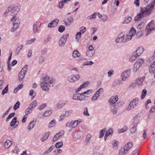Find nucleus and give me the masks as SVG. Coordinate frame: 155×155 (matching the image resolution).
<instances>
[{
  "label": "nucleus",
  "instance_id": "f257e3e1",
  "mask_svg": "<svg viewBox=\"0 0 155 155\" xmlns=\"http://www.w3.org/2000/svg\"><path fill=\"white\" fill-rule=\"evenodd\" d=\"M155 6V0L152 1L150 4L144 7H141L140 13L135 17V21H138L144 17L150 15Z\"/></svg>",
  "mask_w": 155,
  "mask_h": 155
},
{
  "label": "nucleus",
  "instance_id": "f03ea898",
  "mask_svg": "<svg viewBox=\"0 0 155 155\" xmlns=\"http://www.w3.org/2000/svg\"><path fill=\"white\" fill-rule=\"evenodd\" d=\"M42 79L43 81L41 82V87L43 90L48 91L50 87L53 86V81L47 75L43 76Z\"/></svg>",
  "mask_w": 155,
  "mask_h": 155
},
{
  "label": "nucleus",
  "instance_id": "7ed1b4c3",
  "mask_svg": "<svg viewBox=\"0 0 155 155\" xmlns=\"http://www.w3.org/2000/svg\"><path fill=\"white\" fill-rule=\"evenodd\" d=\"M133 143L129 142L126 144L124 147L120 148L119 152V155H124L127 154L128 150L132 147Z\"/></svg>",
  "mask_w": 155,
  "mask_h": 155
},
{
  "label": "nucleus",
  "instance_id": "20e7f679",
  "mask_svg": "<svg viewBox=\"0 0 155 155\" xmlns=\"http://www.w3.org/2000/svg\"><path fill=\"white\" fill-rule=\"evenodd\" d=\"M139 117L137 115L134 117L133 122V126L130 130L131 133L134 134L135 133L137 130V125L139 122Z\"/></svg>",
  "mask_w": 155,
  "mask_h": 155
},
{
  "label": "nucleus",
  "instance_id": "39448f33",
  "mask_svg": "<svg viewBox=\"0 0 155 155\" xmlns=\"http://www.w3.org/2000/svg\"><path fill=\"white\" fill-rule=\"evenodd\" d=\"M136 33V29L134 27H132L130 30L129 34L124 35V40L126 41V42L132 39V37Z\"/></svg>",
  "mask_w": 155,
  "mask_h": 155
},
{
  "label": "nucleus",
  "instance_id": "423d86ee",
  "mask_svg": "<svg viewBox=\"0 0 155 155\" xmlns=\"http://www.w3.org/2000/svg\"><path fill=\"white\" fill-rule=\"evenodd\" d=\"M138 103V99L137 98H135L130 102L127 108V111H129L130 110H133L135 108Z\"/></svg>",
  "mask_w": 155,
  "mask_h": 155
},
{
  "label": "nucleus",
  "instance_id": "0eeeda50",
  "mask_svg": "<svg viewBox=\"0 0 155 155\" xmlns=\"http://www.w3.org/2000/svg\"><path fill=\"white\" fill-rule=\"evenodd\" d=\"M144 60L142 58L138 59L134 64L133 71L134 72H136L139 68L140 66L143 63Z\"/></svg>",
  "mask_w": 155,
  "mask_h": 155
},
{
  "label": "nucleus",
  "instance_id": "6e6552de",
  "mask_svg": "<svg viewBox=\"0 0 155 155\" xmlns=\"http://www.w3.org/2000/svg\"><path fill=\"white\" fill-rule=\"evenodd\" d=\"M131 70L130 69L122 72L121 74L122 81H126L129 77Z\"/></svg>",
  "mask_w": 155,
  "mask_h": 155
},
{
  "label": "nucleus",
  "instance_id": "1a4fd4ad",
  "mask_svg": "<svg viewBox=\"0 0 155 155\" xmlns=\"http://www.w3.org/2000/svg\"><path fill=\"white\" fill-rule=\"evenodd\" d=\"M69 36L68 34L64 35L60 39L59 41V46L60 47H62L64 45L66 42L67 41V38Z\"/></svg>",
  "mask_w": 155,
  "mask_h": 155
},
{
  "label": "nucleus",
  "instance_id": "9d476101",
  "mask_svg": "<svg viewBox=\"0 0 155 155\" xmlns=\"http://www.w3.org/2000/svg\"><path fill=\"white\" fill-rule=\"evenodd\" d=\"M78 120H75L74 122H68L66 124V126L68 127L74 128L76 127L78 124Z\"/></svg>",
  "mask_w": 155,
  "mask_h": 155
},
{
  "label": "nucleus",
  "instance_id": "9b49d317",
  "mask_svg": "<svg viewBox=\"0 0 155 155\" xmlns=\"http://www.w3.org/2000/svg\"><path fill=\"white\" fill-rule=\"evenodd\" d=\"M115 42L117 43H125L126 41L124 40V35L122 34L118 35L116 39Z\"/></svg>",
  "mask_w": 155,
  "mask_h": 155
},
{
  "label": "nucleus",
  "instance_id": "f8f14e48",
  "mask_svg": "<svg viewBox=\"0 0 155 155\" xmlns=\"http://www.w3.org/2000/svg\"><path fill=\"white\" fill-rule=\"evenodd\" d=\"M123 104H120V103H118L114 104V105L112 106L111 107V112L113 113L114 115L116 114L117 112L118 108L119 106L122 105Z\"/></svg>",
  "mask_w": 155,
  "mask_h": 155
},
{
  "label": "nucleus",
  "instance_id": "ddd939ff",
  "mask_svg": "<svg viewBox=\"0 0 155 155\" xmlns=\"http://www.w3.org/2000/svg\"><path fill=\"white\" fill-rule=\"evenodd\" d=\"M80 32H78L76 35V38L78 39V41L79 42V39L81 37V33H84L86 31V28L85 27H81L80 28Z\"/></svg>",
  "mask_w": 155,
  "mask_h": 155
},
{
  "label": "nucleus",
  "instance_id": "4468645a",
  "mask_svg": "<svg viewBox=\"0 0 155 155\" xmlns=\"http://www.w3.org/2000/svg\"><path fill=\"white\" fill-rule=\"evenodd\" d=\"M59 21V19L57 18L54 19L48 24V27L51 28L56 27Z\"/></svg>",
  "mask_w": 155,
  "mask_h": 155
},
{
  "label": "nucleus",
  "instance_id": "2eb2a0df",
  "mask_svg": "<svg viewBox=\"0 0 155 155\" xmlns=\"http://www.w3.org/2000/svg\"><path fill=\"white\" fill-rule=\"evenodd\" d=\"M118 96L117 95L115 97H111L109 101L110 104H114L116 103L118 100Z\"/></svg>",
  "mask_w": 155,
  "mask_h": 155
},
{
  "label": "nucleus",
  "instance_id": "dca6fc26",
  "mask_svg": "<svg viewBox=\"0 0 155 155\" xmlns=\"http://www.w3.org/2000/svg\"><path fill=\"white\" fill-rule=\"evenodd\" d=\"M144 51V48L143 47H140L137 48L136 50L134 51L135 53H136V55L139 56Z\"/></svg>",
  "mask_w": 155,
  "mask_h": 155
},
{
  "label": "nucleus",
  "instance_id": "f3484780",
  "mask_svg": "<svg viewBox=\"0 0 155 155\" xmlns=\"http://www.w3.org/2000/svg\"><path fill=\"white\" fill-rule=\"evenodd\" d=\"M11 8L12 9V15H16L18 12L19 11V8L18 6H15L14 5H11Z\"/></svg>",
  "mask_w": 155,
  "mask_h": 155
},
{
  "label": "nucleus",
  "instance_id": "a211bd4d",
  "mask_svg": "<svg viewBox=\"0 0 155 155\" xmlns=\"http://www.w3.org/2000/svg\"><path fill=\"white\" fill-rule=\"evenodd\" d=\"M154 21H152L151 22H150L147 25L146 28L147 29H150V30L151 31L152 30H154L155 29V25L154 24Z\"/></svg>",
  "mask_w": 155,
  "mask_h": 155
},
{
  "label": "nucleus",
  "instance_id": "6ab92c4d",
  "mask_svg": "<svg viewBox=\"0 0 155 155\" xmlns=\"http://www.w3.org/2000/svg\"><path fill=\"white\" fill-rule=\"evenodd\" d=\"M91 136L90 134H88L86 136V138L84 142V145H87L90 143L91 138Z\"/></svg>",
  "mask_w": 155,
  "mask_h": 155
},
{
  "label": "nucleus",
  "instance_id": "aec40b11",
  "mask_svg": "<svg viewBox=\"0 0 155 155\" xmlns=\"http://www.w3.org/2000/svg\"><path fill=\"white\" fill-rule=\"evenodd\" d=\"M149 69L150 72L153 74L154 77L155 78V61L153 62Z\"/></svg>",
  "mask_w": 155,
  "mask_h": 155
},
{
  "label": "nucleus",
  "instance_id": "412c9836",
  "mask_svg": "<svg viewBox=\"0 0 155 155\" xmlns=\"http://www.w3.org/2000/svg\"><path fill=\"white\" fill-rule=\"evenodd\" d=\"M73 20V18L71 16L67 18L66 20L64 21V23L66 26L69 25L72 22Z\"/></svg>",
  "mask_w": 155,
  "mask_h": 155
},
{
  "label": "nucleus",
  "instance_id": "4be33fe9",
  "mask_svg": "<svg viewBox=\"0 0 155 155\" xmlns=\"http://www.w3.org/2000/svg\"><path fill=\"white\" fill-rule=\"evenodd\" d=\"M25 73L23 72L22 71H21L19 72L18 74V76L19 78L18 80L20 82H21L23 80L25 76Z\"/></svg>",
  "mask_w": 155,
  "mask_h": 155
},
{
  "label": "nucleus",
  "instance_id": "5701e85b",
  "mask_svg": "<svg viewBox=\"0 0 155 155\" xmlns=\"http://www.w3.org/2000/svg\"><path fill=\"white\" fill-rule=\"evenodd\" d=\"M36 122V120H34L31 122L29 124L28 127V129L30 131L35 126Z\"/></svg>",
  "mask_w": 155,
  "mask_h": 155
},
{
  "label": "nucleus",
  "instance_id": "b1692460",
  "mask_svg": "<svg viewBox=\"0 0 155 155\" xmlns=\"http://www.w3.org/2000/svg\"><path fill=\"white\" fill-rule=\"evenodd\" d=\"M67 102L66 101H64L58 103L57 105V107L58 109L61 108Z\"/></svg>",
  "mask_w": 155,
  "mask_h": 155
},
{
  "label": "nucleus",
  "instance_id": "393cba45",
  "mask_svg": "<svg viewBox=\"0 0 155 155\" xmlns=\"http://www.w3.org/2000/svg\"><path fill=\"white\" fill-rule=\"evenodd\" d=\"M138 57V56L136 55V53H135L134 52L133 53L132 55L130 58L129 61L131 62H133Z\"/></svg>",
  "mask_w": 155,
  "mask_h": 155
},
{
  "label": "nucleus",
  "instance_id": "a878e982",
  "mask_svg": "<svg viewBox=\"0 0 155 155\" xmlns=\"http://www.w3.org/2000/svg\"><path fill=\"white\" fill-rule=\"evenodd\" d=\"M144 78V77H142V78H138L136 81V84L138 85H141L143 82Z\"/></svg>",
  "mask_w": 155,
  "mask_h": 155
},
{
  "label": "nucleus",
  "instance_id": "bb28decb",
  "mask_svg": "<svg viewBox=\"0 0 155 155\" xmlns=\"http://www.w3.org/2000/svg\"><path fill=\"white\" fill-rule=\"evenodd\" d=\"M17 118L16 117H14L12 119V120L10 124V126L11 127L14 126L17 123H18V124H19V121L18 120L17 121Z\"/></svg>",
  "mask_w": 155,
  "mask_h": 155
},
{
  "label": "nucleus",
  "instance_id": "cd10ccee",
  "mask_svg": "<svg viewBox=\"0 0 155 155\" xmlns=\"http://www.w3.org/2000/svg\"><path fill=\"white\" fill-rule=\"evenodd\" d=\"M12 144V142L10 140H7L5 143L4 146L6 148H8Z\"/></svg>",
  "mask_w": 155,
  "mask_h": 155
},
{
  "label": "nucleus",
  "instance_id": "c85d7f7f",
  "mask_svg": "<svg viewBox=\"0 0 155 155\" xmlns=\"http://www.w3.org/2000/svg\"><path fill=\"white\" fill-rule=\"evenodd\" d=\"M80 53L78 50L74 51L72 53V56L74 58H78L80 56Z\"/></svg>",
  "mask_w": 155,
  "mask_h": 155
},
{
  "label": "nucleus",
  "instance_id": "c756f323",
  "mask_svg": "<svg viewBox=\"0 0 155 155\" xmlns=\"http://www.w3.org/2000/svg\"><path fill=\"white\" fill-rule=\"evenodd\" d=\"M37 102L36 100L33 101L30 104L29 106V108H31L32 109L34 107H35L37 105Z\"/></svg>",
  "mask_w": 155,
  "mask_h": 155
},
{
  "label": "nucleus",
  "instance_id": "7c9ffc66",
  "mask_svg": "<svg viewBox=\"0 0 155 155\" xmlns=\"http://www.w3.org/2000/svg\"><path fill=\"white\" fill-rule=\"evenodd\" d=\"M94 51H91L88 50L87 51L86 55L89 57H91L94 55Z\"/></svg>",
  "mask_w": 155,
  "mask_h": 155
},
{
  "label": "nucleus",
  "instance_id": "2f4dec72",
  "mask_svg": "<svg viewBox=\"0 0 155 155\" xmlns=\"http://www.w3.org/2000/svg\"><path fill=\"white\" fill-rule=\"evenodd\" d=\"M49 134V132H47L45 133L44 136L41 139L42 141L43 142L46 140L48 137Z\"/></svg>",
  "mask_w": 155,
  "mask_h": 155
},
{
  "label": "nucleus",
  "instance_id": "473e14b6",
  "mask_svg": "<svg viewBox=\"0 0 155 155\" xmlns=\"http://www.w3.org/2000/svg\"><path fill=\"white\" fill-rule=\"evenodd\" d=\"M146 21H142L137 26V28L138 29H140L142 28L145 25Z\"/></svg>",
  "mask_w": 155,
  "mask_h": 155
},
{
  "label": "nucleus",
  "instance_id": "72a5a7b5",
  "mask_svg": "<svg viewBox=\"0 0 155 155\" xmlns=\"http://www.w3.org/2000/svg\"><path fill=\"white\" fill-rule=\"evenodd\" d=\"M67 80L70 82L75 81V80L74 79V75H71L67 78Z\"/></svg>",
  "mask_w": 155,
  "mask_h": 155
},
{
  "label": "nucleus",
  "instance_id": "f704fd0d",
  "mask_svg": "<svg viewBox=\"0 0 155 155\" xmlns=\"http://www.w3.org/2000/svg\"><path fill=\"white\" fill-rule=\"evenodd\" d=\"M56 122L55 120H51L49 123L48 125V127L49 128H51L53 127L55 124Z\"/></svg>",
  "mask_w": 155,
  "mask_h": 155
},
{
  "label": "nucleus",
  "instance_id": "c9c22d12",
  "mask_svg": "<svg viewBox=\"0 0 155 155\" xmlns=\"http://www.w3.org/2000/svg\"><path fill=\"white\" fill-rule=\"evenodd\" d=\"M62 150L61 149H57L54 150L53 153L54 155H58L61 154L62 152Z\"/></svg>",
  "mask_w": 155,
  "mask_h": 155
},
{
  "label": "nucleus",
  "instance_id": "e433bc0d",
  "mask_svg": "<svg viewBox=\"0 0 155 155\" xmlns=\"http://www.w3.org/2000/svg\"><path fill=\"white\" fill-rule=\"evenodd\" d=\"M23 46L22 45H21L20 46L18 47L16 49L15 53L16 55H18V53L19 52L20 50H21L23 48Z\"/></svg>",
  "mask_w": 155,
  "mask_h": 155
},
{
  "label": "nucleus",
  "instance_id": "4c0bfd02",
  "mask_svg": "<svg viewBox=\"0 0 155 155\" xmlns=\"http://www.w3.org/2000/svg\"><path fill=\"white\" fill-rule=\"evenodd\" d=\"M128 129L126 125L124 126L123 128L119 129L118 132L119 133L125 132Z\"/></svg>",
  "mask_w": 155,
  "mask_h": 155
},
{
  "label": "nucleus",
  "instance_id": "58836bf2",
  "mask_svg": "<svg viewBox=\"0 0 155 155\" xmlns=\"http://www.w3.org/2000/svg\"><path fill=\"white\" fill-rule=\"evenodd\" d=\"M131 17L127 16V17H126L125 20L124 21V23H129L132 20Z\"/></svg>",
  "mask_w": 155,
  "mask_h": 155
},
{
  "label": "nucleus",
  "instance_id": "ea45409f",
  "mask_svg": "<svg viewBox=\"0 0 155 155\" xmlns=\"http://www.w3.org/2000/svg\"><path fill=\"white\" fill-rule=\"evenodd\" d=\"M107 128H105L104 129L101 130L100 132V138H101L103 137L104 134V132H106Z\"/></svg>",
  "mask_w": 155,
  "mask_h": 155
},
{
  "label": "nucleus",
  "instance_id": "a19ab883",
  "mask_svg": "<svg viewBox=\"0 0 155 155\" xmlns=\"http://www.w3.org/2000/svg\"><path fill=\"white\" fill-rule=\"evenodd\" d=\"M100 96V95H98L96 93H95L91 98L92 101H94L97 100Z\"/></svg>",
  "mask_w": 155,
  "mask_h": 155
},
{
  "label": "nucleus",
  "instance_id": "79ce46f5",
  "mask_svg": "<svg viewBox=\"0 0 155 155\" xmlns=\"http://www.w3.org/2000/svg\"><path fill=\"white\" fill-rule=\"evenodd\" d=\"M8 85L7 84L5 87V88L3 90L2 92V95H4L5 94H6L8 92Z\"/></svg>",
  "mask_w": 155,
  "mask_h": 155
},
{
  "label": "nucleus",
  "instance_id": "37998d69",
  "mask_svg": "<svg viewBox=\"0 0 155 155\" xmlns=\"http://www.w3.org/2000/svg\"><path fill=\"white\" fill-rule=\"evenodd\" d=\"M15 114V112L12 113L10 114L7 118L6 121L7 122H8L9 120L11 119L12 117H14Z\"/></svg>",
  "mask_w": 155,
  "mask_h": 155
},
{
  "label": "nucleus",
  "instance_id": "c03bdc74",
  "mask_svg": "<svg viewBox=\"0 0 155 155\" xmlns=\"http://www.w3.org/2000/svg\"><path fill=\"white\" fill-rule=\"evenodd\" d=\"M147 92V91L145 89H144L142 92L141 99H143L145 97Z\"/></svg>",
  "mask_w": 155,
  "mask_h": 155
},
{
  "label": "nucleus",
  "instance_id": "a18cd8bd",
  "mask_svg": "<svg viewBox=\"0 0 155 155\" xmlns=\"http://www.w3.org/2000/svg\"><path fill=\"white\" fill-rule=\"evenodd\" d=\"M97 12H95L92 15L88 16L87 18V19L89 20L95 18L97 16Z\"/></svg>",
  "mask_w": 155,
  "mask_h": 155
},
{
  "label": "nucleus",
  "instance_id": "49530a36",
  "mask_svg": "<svg viewBox=\"0 0 155 155\" xmlns=\"http://www.w3.org/2000/svg\"><path fill=\"white\" fill-rule=\"evenodd\" d=\"M65 30V27L63 25H61L60 26L58 29V31L61 33L63 32Z\"/></svg>",
  "mask_w": 155,
  "mask_h": 155
},
{
  "label": "nucleus",
  "instance_id": "de8ad7c7",
  "mask_svg": "<svg viewBox=\"0 0 155 155\" xmlns=\"http://www.w3.org/2000/svg\"><path fill=\"white\" fill-rule=\"evenodd\" d=\"M84 111L83 112V114L86 116H89L90 114L88 111V109L87 107H85L84 108Z\"/></svg>",
  "mask_w": 155,
  "mask_h": 155
},
{
  "label": "nucleus",
  "instance_id": "09e8293b",
  "mask_svg": "<svg viewBox=\"0 0 155 155\" xmlns=\"http://www.w3.org/2000/svg\"><path fill=\"white\" fill-rule=\"evenodd\" d=\"M94 64V62L92 61H86L83 63V65L84 66L86 65H92Z\"/></svg>",
  "mask_w": 155,
  "mask_h": 155
},
{
  "label": "nucleus",
  "instance_id": "8fccbe9b",
  "mask_svg": "<svg viewBox=\"0 0 155 155\" xmlns=\"http://www.w3.org/2000/svg\"><path fill=\"white\" fill-rule=\"evenodd\" d=\"M63 145L62 142H58L55 145V147L56 148H60Z\"/></svg>",
  "mask_w": 155,
  "mask_h": 155
},
{
  "label": "nucleus",
  "instance_id": "3c124183",
  "mask_svg": "<svg viewBox=\"0 0 155 155\" xmlns=\"http://www.w3.org/2000/svg\"><path fill=\"white\" fill-rule=\"evenodd\" d=\"M20 103L19 101H17L14 105L13 109L14 110H16L19 108Z\"/></svg>",
  "mask_w": 155,
  "mask_h": 155
},
{
  "label": "nucleus",
  "instance_id": "603ef678",
  "mask_svg": "<svg viewBox=\"0 0 155 155\" xmlns=\"http://www.w3.org/2000/svg\"><path fill=\"white\" fill-rule=\"evenodd\" d=\"M118 144V142L116 140H114L112 142V144L113 147H117Z\"/></svg>",
  "mask_w": 155,
  "mask_h": 155
},
{
  "label": "nucleus",
  "instance_id": "864d4df0",
  "mask_svg": "<svg viewBox=\"0 0 155 155\" xmlns=\"http://www.w3.org/2000/svg\"><path fill=\"white\" fill-rule=\"evenodd\" d=\"M52 112L51 110L46 111L44 113L43 116L44 117H47L49 116L51 113Z\"/></svg>",
  "mask_w": 155,
  "mask_h": 155
},
{
  "label": "nucleus",
  "instance_id": "5fc2aeb1",
  "mask_svg": "<svg viewBox=\"0 0 155 155\" xmlns=\"http://www.w3.org/2000/svg\"><path fill=\"white\" fill-rule=\"evenodd\" d=\"M141 32L140 30L137 31L136 36V38H138L142 36L143 34L141 33Z\"/></svg>",
  "mask_w": 155,
  "mask_h": 155
},
{
  "label": "nucleus",
  "instance_id": "6e6d98bb",
  "mask_svg": "<svg viewBox=\"0 0 155 155\" xmlns=\"http://www.w3.org/2000/svg\"><path fill=\"white\" fill-rule=\"evenodd\" d=\"M32 110L31 108H29V107L26 109L25 111V115L27 116L29 114H30L32 111Z\"/></svg>",
  "mask_w": 155,
  "mask_h": 155
},
{
  "label": "nucleus",
  "instance_id": "4d7b16f0",
  "mask_svg": "<svg viewBox=\"0 0 155 155\" xmlns=\"http://www.w3.org/2000/svg\"><path fill=\"white\" fill-rule=\"evenodd\" d=\"M65 3L62 0L61 1L59 2L58 7L60 8H62L64 6V4Z\"/></svg>",
  "mask_w": 155,
  "mask_h": 155
},
{
  "label": "nucleus",
  "instance_id": "13d9d810",
  "mask_svg": "<svg viewBox=\"0 0 155 155\" xmlns=\"http://www.w3.org/2000/svg\"><path fill=\"white\" fill-rule=\"evenodd\" d=\"M28 66L26 65H25L23 68L21 69V71H22L23 72L26 74L27 73V70H28Z\"/></svg>",
  "mask_w": 155,
  "mask_h": 155
},
{
  "label": "nucleus",
  "instance_id": "bf43d9fd",
  "mask_svg": "<svg viewBox=\"0 0 155 155\" xmlns=\"http://www.w3.org/2000/svg\"><path fill=\"white\" fill-rule=\"evenodd\" d=\"M33 32L34 33H35L36 32L38 31V29L36 24H34L33 25Z\"/></svg>",
  "mask_w": 155,
  "mask_h": 155
},
{
  "label": "nucleus",
  "instance_id": "052dcab7",
  "mask_svg": "<svg viewBox=\"0 0 155 155\" xmlns=\"http://www.w3.org/2000/svg\"><path fill=\"white\" fill-rule=\"evenodd\" d=\"M35 38H33L31 39V40H27V44H31L35 40Z\"/></svg>",
  "mask_w": 155,
  "mask_h": 155
},
{
  "label": "nucleus",
  "instance_id": "680f3d73",
  "mask_svg": "<svg viewBox=\"0 0 155 155\" xmlns=\"http://www.w3.org/2000/svg\"><path fill=\"white\" fill-rule=\"evenodd\" d=\"M46 106V104H42L39 107H38V109L39 110H41L45 108Z\"/></svg>",
  "mask_w": 155,
  "mask_h": 155
},
{
  "label": "nucleus",
  "instance_id": "e2e57ef3",
  "mask_svg": "<svg viewBox=\"0 0 155 155\" xmlns=\"http://www.w3.org/2000/svg\"><path fill=\"white\" fill-rule=\"evenodd\" d=\"M89 84V82H87L85 83H83L82 85H81L80 87L82 88H84L87 87L88 84Z\"/></svg>",
  "mask_w": 155,
  "mask_h": 155
},
{
  "label": "nucleus",
  "instance_id": "0e129e2a",
  "mask_svg": "<svg viewBox=\"0 0 155 155\" xmlns=\"http://www.w3.org/2000/svg\"><path fill=\"white\" fill-rule=\"evenodd\" d=\"M45 60V58L43 56H41L39 59L38 61L39 63L43 62Z\"/></svg>",
  "mask_w": 155,
  "mask_h": 155
},
{
  "label": "nucleus",
  "instance_id": "69168bd1",
  "mask_svg": "<svg viewBox=\"0 0 155 155\" xmlns=\"http://www.w3.org/2000/svg\"><path fill=\"white\" fill-rule=\"evenodd\" d=\"M58 134H56L53 138V141L54 142L56 141L59 137Z\"/></svg>",
  "mask_w": 155,
  "mask_h": 155
},
{
  "label": "nucleus",
  "instance_id": "338daca9",
  "mask_svg": "<svg viewBox=\"0 0 155 155\" xmlns=\"http://www.w3.org/2000/svg\"><path fill=\"white\" fill-rule=\"evenodd\" d=\"M65 116L64 115V114H61V115L60 116L59 118V121H62L64 118Z\"/></svg>",
  "mask_w": 155,
  "mask_h": 155
},
{
  "label": "nucleus",
  "instance_id": "774afa93",
  "mask_svg": "<svg viewBox=\"0 0 155 155\" xmlns=\"http://www.w3.org/2000/svg\"><path fill=\"white\" fill-rule=\"evenodd\" d=\"M107 17L106 15H103L102 16V20L103 22H105L107 20Z\"/></svg>",
  "mask_w": 155,
  "mask_h": 155
}]
</instances>
